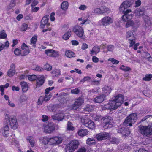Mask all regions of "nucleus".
I'll return each mask as SVG.
<instances>
[{
	"instance_id": "1",
	"label": "nucleus",
	"mask_w": 152,
	"mask_h": 152,
	"mask_svg": "<svg viewBox=\"0 0 152 152\" xmlns=\"http://www.w3.org/2000/svg\"><path fill=\"white\" fill-rule=\"evenodd\" d=\"M124 102V97L121 94L114 97L112 100L110 101L107 104L101 105L100 106L101 111L109 109L110 110H115L120 106Z\"/></svg>"
},
{
	"instance_id": "2",
	"label": "nucleus",
	"mask_w": 152,
	"mask_h": 152,
	"mask_svg": "<svg viewBox=\"0 0 152 152\" xmlns=\"http://www.w3.org/2000/svg\"><path fill=\"white\" fill-rule=\"evenodd\" d=\"M132 5V3L130 1H124L120 5L119 7V10L122 12L124 14V15L122 16V19L124 20H127V19H130L132 18V14H128L131 12V10L130 9H127Z\"/></svg>"
},
{
	"instance_id": "3",
	"label": "nucleus",
	"mask_w": 152,
	"mask_h": 152,
	"mask_svg": "<svg viewBox=\"0 0 152 152\" xmlns=\"http://www.w3.org/2000/svg\"><path fill=\"white\" fill-rule=\"evenodd\" d=\"M145 13L144 9L142 7L137 8L134 12V13L136 16L137 17L142 16L145 22L144 26L149 29V27L151 24V19L149 17L145 15Z\"/></svg>"
},
{
	"instance_id": "4",
	"label": "nucleus",
	"mask_w": 152,
	"mask_h": 152,
	"mask_svg": "<svg viewBox=\"0 0 152 152\" xmlns=\"http://www.w3.org/2000/svg\"><path fill=\"white\" fill-rule=\"evenodd\" d=\"M92 117L95 121H100L103 124V127L104 129H107L112 127V125L110 124V117L107 116L102 117L100 115L96 114H94Z\"/></svg>"
},
{
	"instance_id": "5",
	"label": "nucleus",
	"mask_w": 152,
	"mask_h": 152,
	"mask_svg": "<svg viewBox=\"0 0 152 152\" xmlns=\"http://www.w3.org/2000/svg\"><path fill=\"white\" fill-rule=\"evenodd\" d=\"M139 132L144 137H148L151 135L152 123H149L148 126H139Z\"/></svg>"
},
{
	"instance_id": "6",
	"label": "nucleus",
	"mask_w": 152,
	"mask_h": 152,
	"mask_svg": "<svg viewBox=\"0 0 152 152\" xmlns=\"http://www.w3.org/2000/svg\"><path fill=\"white\" fill-rule=\"evenodd\" d=\"M4 123L5 124L10 125L11 128L13 129H16L18 127L16 119L9 114H6L5 115Z\"/></svg>"
},
{
	"instance_id": "7",
	"label": "nucleus",
	"mask_w": 152,
	"mask_h": 152,
	"mask_svg": "<svg viewBox=\"0 0 152 152\" xmlns=\"http://www.w3.org/2000/svg\"><path fill=\"white\" fill-rule=\"evenodd\" d=\"M73 32L80 38L85 39L86 37L84 35V31L83 27L79 25L74 26L72 28Z\"/></svg>"
},
{
	"instance_id": "8",
	"label": "nucleus",
	"mask_w": 152,
	"mask_h": 152,
	"mask_svg": "<svg viewBox=\"0 0 152 152\" xmlns=\"http://www.w3.org/2000/svg\"><path fill=\"white\" fill-rule=\"evenodd\" d=\"M137 119L136 114L135 113L131 114L126 118L124 122V125L126 126H131L132 124L135 122Z\"/></svg>"
},
{
	"instance_id": "9",
	"label": "nucleus",
	"mask_w": 152,
	"mask_h": 152,
	"mask_svg": "<svg viewBox=\"0 0 152 152\" xmlns=\"http://www.w3.org/2000/svg\"><path fill=\"white\" fill-rule=\"evenodd\" d=\"M79 144V142L78 140H74L71 141L67 145L65 150L66 152H73L78 148Z\"/></svg>"
},
{
	"instance_id": "10",
	"label": "nucleus",
	"mask_w": 152,
	"mask_h": 152,
	"mask_svg": "<svg viewBox=\"0 0 152 152\" xmlns=\"http://www.w3.org/2000/svg\"><path fill=\"white\" fill-rule=\"evenodd\" d=\"M70 117L68 113H64L62 111H59L58 113L52 115V118L54 120L61 121L64 118H69Z\"/></svg>"
},
{
	"instance_id": "11",
	"label": "nucleus",
	"mask_w": 152,
	"mask_h": 152,
	"mask_svg": "<svg viewBox=\"0 0 152 152\" xmlns=\"http://www.w3.org/2000/svg\"><path fill=\"white\" fill-rule=\"evenodd\" d=\"M113 22V19L109 16H106L99 21L98 23L100 25L107 26L112 24Z\"/></svg>"
},
{
	"instance_id": "12",
	"label": "nucleus",
	"mask_w": 152,
	"mask_h": 152,
	"mask_svg": "<svg viewBox=\"0 0 152 152\" xmlns=\"http://www.w3.org/2000/svg\"><path fill=\"white\" fill-rule=\"evenodd\" d=\"M43 129L45 132L50 133L54 130L55 125L53 123L49 122L47 124L44 125Z\"/></svg>"
},
{
	"instance_id": "13",
	"label": "nucleus",
	"mask_w": 152,
	"mask_h": 152,
	"mask_svg": "<svg viewBox=\"0 0 152 152\" xmlns=\"http://www.w3.org/2000/svg\"><path fill=\"white\" fill-rule=\"evenodd\" d=\"M126 36L127 39L129 41L130 47L133 46L134 44H135V37L132 32L131 31H128L126 33Z\"/></svg>"
},
{
	"instance_id": "14",
	"label": "nucleus",
	"mask_w": 152,
	"mask_h": 152,
	"mask_svg": "<svg viewBox=\"0 0 152 152\" xmlns=\"http://www.w3.org/2000/svg\"><path fill=\"white\" fill-rule=\"evenodd\" d=\"M83 103V99L81 97H79L75 100L74 104L73 105L72 109L74 110L77 109Z\"/></svg>"
},
{
	"instance_id": "15",
	"label": "nucleus",
	"mask_w": 152,
	"mask_h": 152,
	"mask_svg": "<svg viewBox=\"0 0 152 152\" xmlns=\"http://www.w3.org/2000/svg\"><path fill=\"white\" fill-rule=\"evenodd\" d=\"M110 136V134L106 132L100 133L96 135V137L99 140L106 139L108 138Z\"/></svg>"
},
{
	"instance_id": "16",
	"label": "nucleus",
	"mask_w": 152,
	"mask_h": 152,
	"mask_svg": "<svg viewBox=\"0 0 152 152\" xmlns=\"http://www.w3.org/2000/svg\"><path fill=\"white\" fill-rule=\"evenodd\" d=\"M9 126L7 124H5L4 123V126L3 128H1L0 130V132L4 137L7 136L9 134Z\"/></svg>"
},
{
	"instance_id": "17",
	"label": "nucleus",
	"mask_w": 152,
	"mask_h": 152,
	"mask_svg": "<svg viewBox=\"0 0 152 152\" xmlns=\"http://www.w3.org/2000/svg\"><path fill=\"white\" fill-rule=\"evenodd\" d=\"M21 53L22 56H26L29 53V48L24 43L21 46Z\"/></svg>"
},
{
	"instance_id": "18",
	"label": "nucleus",
	"mask_w": 152,
	"mask_h": 152,
	"mask_svg": "<svg viewBox=\"0 0 152 152\" xmlns=\"http://www.w3.org/2000/svg\"><path fill=\"white\" fill-rule=\"evenodd\" d=\"M45 81V77L43 75H40L37 79L36 87H39L44 83Z\"/></svg>"
},
{
	"instance_id": "19",
	"label": "nucleus",
	"mask_w": 152,
	"mask_h": 152,
	"mask_svg": "<svg viewBox=\"0 0 152 152\" xmlns=\"http://www.w3.org/2000/svg\"><path fill=\"white\" fill-rule=\"evenodd\" d=\"M49 17L48 15L44 16L42 19L40 27L41 28H45L46 25H48V22L49 20Z\"/></svg>"
},
{
	"instance_id": "20",
	"label": "nucleus",
	"mask_w": 152,
	"mask_h": 152,
	"mask_svg": "<svg viewBox=\"0 0 152 152\" xmlns=\"http://www.w3.org/2000/svg\"><path fill=\"white\" fill-rule=\"evenodd\" d=\"M88 17L87 15H83L82 16L78 19V20L81 21L80 23V25H83L87 24H89L90 21L88 20Z\"/></svg>"
},
{
	"instance_id": "21",
	"label": "nucleus",
	"mask_w": 152,
	"mask_h": 152,
	"mask_svg": "<svg viewBox=\"0 0 152 152\" xmlns=\"http://www.w3.org/2000/svg\"><path fill=\"white\" fill-rule=\"evenodd\" d=\"M15 73V65L12 64L11 65L10 69L7 72V75L8 76L11 77L14 76Z\"/></svg>"
},
{
	"instance_id": "22",
	"label": "nucleus",
	"mask_w": 152,
	"mask_h": 152,
	"mask_svg": "<svg viewBox=\"0 0 152 152\" xmlns=\"http://www.w3.org/2000/svg\"><path fill=\"white\" fill-rule=\"evenodd\" d=\"M132 17L130 19H127V20H124L121 17V19L122 20L124 21V22H126V23L125 25V27L126 28H128L129 27H134V26L135 23L132 20H131L132 18L133 15L132 14Z\"/></svg>"
},
{
	"instance_id": "23",
	"label": "nucleus",
	"mask_w": 152,
	"mask_h": 152,
	"mask_svg": "<svg viewBox=\"0 0 152 152\" xmlns=\"http://www.w3.org/2000/svg\"><path fill=\"white\" fill-rule=\"evenodd\" d=\"M112 89L110 86H105L102 89L103 95H104L105 96L110 94Z\"/></svg>"
},
{
	"instance_id": "24",
	"label": "nucleus",
	"mask_w": 152,
	"mask_h": 152,
	"mask_svg": "<svg viewBox=\"0 0 152 152\" xmlns=\"http://www.w3.org/2000/svg\"><path fill=\"white\" fill-rule=\"evenodd\" d=\"M105 96L104 95H101L95 98L94 99V101L97 103H101L104 100Z\"/></svg>"
},
{
	"instance_id": "25",
	"label": "nucleus",
	"mask_w": 152,
	"mask_h": 152,
	"mask_svg": "<svg viewBox=\"0 0 152 152\" xmlns=\"http://www.w3.org/2000/svg\"><path fill=\"white\" fill-rule=\"evenodd\" d=\"M118 132L121 133L123 136H128L130 133L129 129H125L124 128H120L118 131Z\"/></svg>"
},
{
	"instance_id": "26",
	"label": "nucleus",
	"mask_w": 152,
	"mask_h": 152,
	"mask_svg": "<svg viewBox=\"0 0 152 152\" xmlns=\"http://www.w3.org/2000/svg\"><path fill=\"white\" fill-rule=\"evenodd\" d=\"M78 134L81 137H83L88 134V131L85 129H80L77 132Z\"/></svg>"
},
{
	"instance_id": "27",
	"label": "nucleus",
	"mask_w": 152,
	"mask_h": 152,
	"mask_svg": "<svg viewBox=\"0 0 152 152\" xmlns=\"http://www.w3.org/2000/svg\"><path fill=\"white\" fill-rule=\"evenodd\" d=\"M100 48L97 46H94L90 50V53L91 55H96L100 51Z\"/></svg>"
},
{
	"instance_id": "28",
	"label": "nucleus",
	"mask_w": 152,
	"mask_h": 152,
	"mask_svg": "<svg viewBox=\"0 0 152 152\" xmlns=\"http://www.w3.org/2000/svg\"><path fill=\"white\" fill-rule=\"evenodd\" d=\"M39 140L41 144L46 145L49 143V138L47 137H41L39 138Z\"/></svg>"
},
{
	"instance_id": "29",
	"label": "nucleus",
	"mask_w": 152,
	"mask_h": 152,
	"mask_svg": "<svg viewBox=\"0 0 152 152\" xmlns=\"http://www.w3.org/2000/svg\"><path fill=\"white\" fill-rule=\"evenodd\" d=\"M22 91L23 92H26L28 89V86L27 83L24 81L20 82Z\"/></svg>"
},
{
	"instance_id": "30",
	"label": "nucleus",
	"mask_w": 152,
	"mask_h": 152,
	"mask_svg": "<svg viewBox=\"0 0 152 152\" xmlns=\"http://www.w3.org/2000/svg\"><path fill=\"white\" fill-rule=\"evenodd\" d=\"M31 3V6H36L39 3V1L37 0H26V5H29Z\"/></svg>"
},
{
	"instance_id": "31",
	"label": "nucleus",
	"mask_w": 152,
	"mask_h": 152,
	"mask_svg": "<svg viewBox=\"0 0 152 152\" xmlns=\"http://www.w3.org/2000/svg\"><path fill=\"white\" fill-rule=\"evenodd\" d=\"M9 45V42L8 41H6L4 44L0 42V52L4 49L8 48Z\"/></svg>"
},
{
	"instance_id": "32",
	"label": "nucleus",
	"mask_w": 152,
	"mask_h": 152,
	"mask_svg": "<svg viewBox=\"0 0 152 152\" xmlns=\"http://www.w3.org/2000/svg\"><path fill=\"white\" fill-rule=\"evenodd\" d=\"M66 56L69 58H72L75 56V54L72 51L67 50L65 52Z\"/></svg>"
},
{
	"instance_id": "33",
	"label": "nucleus",
	"mask_w": 152,
	"mask_h": 152,
	"mask_svg": "<svg viewBox=\"0 0 152 152\" xmlns=\"http://www.w3.org/2000/svg\"><path fill=\"white\" fill-rule=\"evenodd\" d=\"M90 121L91 120L89 119L88 116L87 115L82 117L81 118V123L85 126L86 124H88V122Z\"/></svg>"
},
{
	"instance_id": "34",
	"label": "nucleus",
	"mask_w": 152,
	"mask_h": 152,
	"mask_svg": "<svg viewBox=\"0 0 152 152\" xmlns=\"http://www.w3.org/2000/svg\"><path fill=\"white\" fill-rule=\"evenodd\" d=\"M102 14H107L110 12V9L106 7H101Z\"/></svg>"
},
{
	"instance_id": "35",
	"label": "nucleus",
	"mask_w": 152,
	"mask_h": 152,
	"mask_svg": "<svg viewBox=\"0 0 152 152\" xmlns=\"http://www.w3.org/2000/svg\"><path fill=\"white\" fill-rule=\"evenodd\" d=\"M28 99L27 97L25 95H22L20 96L19 102L20 104H23L25 103Z\"/></svg>"
},
{
	"instance_id": "36",
	"label": "nucleus",
	"mask_w": 152,
	"mask_h": 152,
	"mask_svg": "<svg viewBox=\"0 0 152 152\" xmlns=\"http://www.w3.org/2000/svg\"><path fill=\"white\" fill-rule=\"evenodd\" d=\"M37 38V35H34L33 36L30 40V44L32 45L34 48L35 47V44L36 43Z\"/></svg>"
},
{
	"instance_id": "37",
	"label": "nucleus",
	"mask_w": 152,
	"mask_h": 152,
	"mask_svg": "<svg viewBox=\"0 0 152 152\" xmlns=\"http://www.w3.org/2000/svg\"><path fill=\"white\" fill-rule=\"evenodd\" d=\"M71 34V31L70 30H69L64 34L62 37V39L65 40H67L70 37Z\"/></svg>"
},
{
	"instance_id": "38",
	"label": "nucleus",
	"mask_w": 152,
	"mask_h": 152,
	"mask_svg": "<svg viewBox=\"0 0 152 152\" xmlns=\"http://www.w3.org/2000/svg\"><path fill=\"white\" fill-rule=\"evenodd\" d=\"M69 6L68 3L67 1H63L61 4V8L63 10L66 11L68 9Z\"/></svg>"
},
{
	"instance_id": "39",
	"label": "nucleus",
	"mask_w": 152,
	"mask_h": 152,
	"mask_svg": "<svg viewBox=\"0 0 152 152\" xmlns=\"http://www.w3.org/2000/svg\"><path fill=\"white\" fill-rule=\"evenodd\" d=\"M86 126L90 129H93L94 128L95 126L94 122L91 120L88 124H86Z\"/></svg>"
},
{
	"instance_id": "40",
	"label": "nucleus",
	"mask_w": 152,
	"mask_h": 152,
	"mask_svg": "<svg viewBox=\"0 0 152 152\" xmlns=\"http://www.w3.org/2000/svg\"><path fill=\"white\" fill-rule=\"evenodd\" d=\"M151 78H152V74H147L143 77L142 80L144 81H148L151 80Z\"/></svg>"
},
{
	"instance_id": "41",
	"label": "nucleus",
	"mask_w": 152,
	"mask_h": 152,
	"mask_svg": "<svg viewBox=\"0 0 152 152\" xmlns=\"http://www.w3.org/2000/svg\"><path fill=\"white\" fill-rule=\"evenodd\" d=\"M86 143L89 145H94L95 144V140L94 138H89L86 141Z\"/></svg>"
},
{
	"instance_id": "42",
	"label": "nucleus",
	"mask_w": 152,
	"mask_h": 152,
	"mask_svg": "<svg viewBox=\"0 0 152 152\" xmlns=\"http://www.w3.org/2000/svg\"><path fill=\"white\" fill-rule=\"evenodd\" d=\"M75 128L73 126V124L69 121H68L67 123V129L69 131H73Z\"/></svg>"
},
{
	"instance_id": "43",
	"label": "nucleus",
	"mask_w": 152,
	"mask_h": 152,
	"mask_svg": "<svg viewBox=\"0 0 152 152\" xmlns=\"http://www.w3.org/2000/svg\"><path fill=\"white\" fill-rule=\"evenodd\" d=\"M7 37V35L4 30H2L0 31V39H6Z\"/></svg>"
},
{
	"instance_id": "44",
	"label": "nucleus",
	"mask_w": 152,
	"mask_h": 152,
	"mask_svg": "<svg viewBox=\"0 0 152 152\" xmlns=\"http://www.w3.org/2000/svg\"><path fill=\"white\" fill-rule=\"evenodd\" d=\"M27 140L29 141L31 146L32 147H34L35 143V142L33 138L32 137L29 136L27 138Z\"/></svg>"
},
{
	"instance_id": "45",
	"label": "nucleus",
	"mask_w": 152,
	"mask_h": 152,
	"mask_svg": "<svg viewBox=\"0 0 152 152\" xmlns=\"http://www.w3.org/2000/svg\"><path fill=\"white\" fill-rule=\"evenodd\" d=\"M31 68L32 69L37 71H42L44 70L42 68L38 65H34Z\"/></svg>"
},
{
	"instance_id": "46",
	"label": "nucleus",
	"mask_w": 152,
	"mask_h": 152,
	"mask_svg": "<svg viewBox=\"0 0 152 152\" xmlns=\"http://www.w3.org/2000/svg\"><path fill=\"white\" fill-rule=\"evenodd\" d=\"M53 52V50L52 49H47L45 51V54L48 56L52 57V54Z\"/></svg>"
},
{
	"instance_id": "47",
	"label": "nucleus",
	"mask_w": 152,
	"mask_h": 152,
	"mask_svg": "<svg viewBox=\"0 0 152 152\" xmlns=\"http://www.w3.org/2000/svg\"><path fill=\"white\" fill-rule=\"evenodd\" d=\"M94 110V107L92 105H88L84 109L85 112L86 111L91 112Z\"/></svg>"
},
{
	"instance_id": "48",
	"label": "nucleus",
	"mask_w": 152,
	"mask_h": 152,
	"mask_svg": "<svg viewBox=\"0 0 152 152\" xmlns=\"http://www.w3.org/2000/svg\"><path fill=\"white\" fill-rule=\"evenodd\" d=\"M44 68L45 70L47 71H50L52 69V66L49 64L48 63H46L44 65Z\"/></svg>"
},
{
	"instance_id": "49",
	"label": "nucleus",
	"mask_w": 152,
	"mask_h": 152,
	"mask_svg": "<svg viewBox=\"0 0 152 152\" xmlns=\"http://www.w3.org/2000/svg\"><path fill=\"white\" fill-rule=\"evenodd\" d=\"M55 137L49 138V144L56 145V142L55 141Z\"/></svg>"
},
{
	"instance_id": "50",
	"label": "nucleus",
	"mask_w": 152,
	"mask_h": 152,
	"mask_svg": "<svg viewBox=\"0 0 152 152\" xmlns=\"http://www.w3.org/2000/svg\"><path fill=\"white\" fill-rule=\"evenodd\" d=\"M60 73V72L59 70L57 69H55L53 70L52 72V74L55 76H57L58 75H59Z\"/></svg>"
},
{
	"instance_id": "51",
	"label": "nucleus",
	"mask_w": 152,
	"mask_h": 152,
	"mask_svg": "<svg viewBox=\"0 0 152 152\" xmlns=\"http://www.w3.org/2000/svg\"><path fill=\"white\" fill-rule=\"evenodd\" d=\"M37 76L34 75H30L28 76V80L30 81L34 80L37 79Z\"/></svg>"
},
{
	"instance_id": "52",
	"label": "nucleus",
	"mask_w": 152,
	"mask_h": 152,
	"mask_svg": "<svg viewBox=\"0 0 152 152\" xmlns=\"http://www.w3.org/2000/svg\"><path fill=\"white\" fill-rule=\"evenodd\" d=\"M36 6H31V11L32 12H37L38 11L40 8L38 7H36Z\"/></svg>"
},
{
	"instance_id": "53",
	"label": "nucleus",
	"mask_w": 152,
	"mask_h": 152,
	"mask_svg": "<svg viewBox=\"0 0 152 152\" xmlns=\"http://www.w3.org/2000/svg\"><path fill=\"white\" fill-rule=\"evenodd\" d=\"M55 137V141L56 142V145L61 143L62 141V139L61 137L56 136Z\"/></svg>"
},
{
	"instance_id": "54",
	"label": "nucleus",
	"mask_w": 152,
	"mask_h": 152,
	"mask_svg": "<svg viewBox=\"0 0 152 152\" xmlns=\"http://www.w3.org/2000/svg\"><path fill=\"white\" fill-rule=\"evenodd\" d=\"M120 69L124 71H128L130 70V68L129 67L125 66L123 65H122L120 67Z\"/></svg>"
},
{
	"instance_id": "55",
	"label": "nucleus",
	"mask_w": 152,
	"mask_h": 152,
	"mask_svg": "<svg viewBox=\"0 0 152 152\" xmlns=\"http://www.w3.org/2000/svg\"><path fill=\"white\" fill-rule=\"evenodd\" d=\"M87 8L86 5L84 4L80 5L78 7V9L80 11H84L86 10Z\"/></svg>"
},
{
	"instance_id": "56",
	"label": "nucleus",
	"mask_w": 152,
	"mask_h": 152,
	"mask_svg": "<svg viewBox=\"0 0 152 152\" xmlns=\"http://www.w3.org/2000/svg\"><path fill=\"white\" fill-rule=\"evenodd\" d=\"M108 61H110L113 64H116L119 63V61L113 58H110L108 59Z\"/></svg>"
},
{
	"instance_id": "57",
	"label": "nucleus",
	"mask_w": 152,
	"mask_h": 152,
	"mask_svg": "<svg viewBox=\"0 0 152 152\" xmlns=\"http://www.w3.org/2000/svg\"><path fill=\"white\" fill-rule=\"evenodd\" d=\"M44 101V97L41 96L38 99L37 102L38 104L39 105L42 104Z\"/></svg>"
},
{
	"instance_id": "58",
	"label": "nucleus",
	"mask_w": 152,
	"mask_h": 152,
	"mask_svg": "<svg viewBox=\"0 0 152 152\" xmlns=\"http://www.w3.org/2000/svg\"><path fill=\"white\" fill-rule=\"evenodd\" d=\"M101 7L99 8H96L94 10V12L95 13L98 14H102Z\"/></svg>"
},
{
	"instance_id": "59",
	"label": "nucleus",
	"mask_w": 152,
	"mask_h": 152,
	"mask_svg": "<svg viewBox=\"0 0 152 152\" xmlns=\"http://www.w3.org/2000/svg\"><path fill=\"white\" fill-rule=\"evenodd\" d=\"M7 104L10 107L12 108L15 107L16 106V105L15 104H14L12 101H10V100H9L8 101Z\"/></svg>"
},
{
	"instance_id": "60",
	"label": "nucleus",
	"mask_w": 152,
	"mask_h": 152,
	"mask_svg": "<svg viewBox=\"0 0 152 152\" xmlns=\"http://www.w3.org/2000/svg\"><path fill=\"white\" fill-rule=\"evenodd\" d=\"M28 27V25L27 24L24 23L21 26V30L22 31H25L26 30Z\"/></svg>"
},
{
	"instance_id": "61",
	"label": "nucleus",
	"mask_w": 152,
	"mask_h": 152,
	"mask_svg": "<svg viewBox=\"0 0 152 152\" xmlns=\"http://www.w3.org/2000/svg\"><path fill=\"white\" fill-rule=\"evenodd\" d=\"M14 53L16 56H19L20 55H21V50L18 49H16L14 50Z\"/></svg>"
},
{
	"instance_id": "62",
	"label": "nucleus",
	"mask_w": 152,
	"mask_h": 152,
	"mask_svg": "<svg viewBox=\"0 0 152 152\" xmlns=\"http://www.w3.org/2000/svg\"><path fill=\"white\" fill-rule=\"evenodd\" d=\"M91 79V77L89 76L85 77L83 79L80 81V82H84L85 81H89Z\"/></svg>"
},
{
	"instance_id": "63",
	"label": "nucleus",
	"mask_w": 152,
	"mask_h": 152,
	"mask_svg": "<svg viewBox=\"0 0 152 152\" xmlns=\"http://www.w3.org/2000/svg\"><path fill=\"white\" fill-rule=\"evenodd\" d=\"M28 76V72L26 73H25L21 75L19 77L20 79H23L27 77Z\"/></svg>"
},
{
	"instance_id": "64",
	"label": "nucleus",
	"mask_w": 152,
	"mask_h": 152,
	"mask_svg": "<svg viewBox=\"0 0 152 152\" xmlns=\"http://www.w3.org/2000/svg\"><path fill=\"white\" fill-rule=\"evenodd\" d=\"M107 48L108 51H112L114 49V48L113 45H110L108 46Z\"/></svg>"
}]
</instances>
